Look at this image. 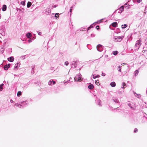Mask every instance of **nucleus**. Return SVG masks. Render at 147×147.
Listing matches in <instances>:
<instances>
[{
	"mask_svg": "<svg viewBox=\"0 0 147 147\" xmlns=\"http://www.w3.org/2000/svg\"><path fill=\"white\" fill-rule=\"evenodd\" d=\"M117 34V33H115L114 34V38H115V41L116 42H120L121 41L123 38V36H116L115 34Z\"/></svg>",
	"mask_w": 147,
	"mask_h": 147,
	"instance_id": "obj_1",
	"label": "nucleus"
},
{
	"mask_svg": "<svg viewBox=\"0 0 147 147\" xmlns=\"http://www.w3.org/2000/svg\"><path fill=\"white\" fill-rule=\"evenodd\" d=\"M74 80L75 81L79 82H81L82 80L83 79L81 78V75L80 74H79L76 75L74 78Z\"/></svg>",
	"mask_w": 147,
	"mask_h": 147,
	"instance_id": "obj_2",
	"label": "nucleus"
},
{
	"mask_svg": "<svg viewBox=\"0 0 147 147\" xmlns=\"http://www.w3.org/2000/svg\"><path fill=\"white\" fill-rule=\"evenodd\" d=\"M96 48L98 51L101 52L103 50V47L100 45H98L97 46Z\"/></svg>",
	"mask_w": 147,
	"mask_h": 147,
	"instance_id": "obj_3",
	"label": "nucleus"
},
{
	"mask_svg": "<svg viewBox=\"0 0 147 147\" xmlns=\"http://www.w3.org/2000/svg\"><path fill=\"white\" fill-rule=\"evenodd\" d=\"M127 105L131 109H134L135 108L134 104L132 102H128Z\"/></svg>",
	"mask_w": 147,
	"mask_h": 147,
	"instance_id": "obj_4",
	"label": "nucleus"
},
{
	"mask_svg": "<svg viewBox=\"0 0 147 147\" xmlns=\"http://www.w3.org/2000/svg\"><path fill=\"white\" fill-rule=\"evenodd\" d=\"M55 84V82L52 79L49 80L48 82V84L49 85L51 86L53 85H54Z\"/></svg>",
	"mask_w": 147,
	"mask_h": 147,
	"instance_id": "obj_5",
	"label": "nucleus"
},
{
	"mask_svg": "<svg viewBox=\"0 0 147 147\" xmlns=\"http://www.w3.org/2000/svg\"><path fill=\"white\" fill-rule=\"evenodd\" d=\"M140 45V41L138 40L137 41V42L135 45V46L137 47L136 49H138Z\"/></svg>",
	"mask_w": 147,
	"mask_h": 147,
	"instance_id": "obj_6",
	"label": "nucleus"
},
{
	"mask_svg": "<svg viewBox=\"0 0 147 147\" xmlns=\"http://www.w3.org/2000/svg\"><path fill=\"white\" fill-rule=\"evenodd\" d=\"M20 65V63H18L16 64L14 67V69L17 70L19 67V66Z\"/></svg>",
	"mask_w": 147,
	"mask_h": 147,
	"instance_id": "obj_7",
	"label": "nucleus"
},
{
	"mask_svg": "<svg viewBox=\"0 0 147 147\" xmlns=\"http://www.w3.org/2000/svg\"><path fill=\"white\" fill-rule=\"evenodd\" d=\"M8 60L11 62H13L14 61V59L13 57H11L7 58Z\"/></svg>",
	"mask_w": 147,
	"mask_h": 147,
	"instance_id": "obj_8",
	"label": "nucleus"
},
{
	"mask_svg": "<svg viewBox=\"0 0 147 147\" xmlns=\"http://www.w3.org/2000/svg\"><path fill=\"white\" fill-rule=\"evenodd\" d=\"M10 64H8L7 65H6L4 67V69L5 70H7L10 67Z\"/></svg>",
	"mask_w": 147,
	"mask_h": 147,
	"instance_id": "obj_9",
	"label": "nucleus"
},
{
	"mask_svg": "<svg viewBox=\"0 0 147 147\" xmlns=\"http://www.w3.org/2000/svg\"><path fill=\"white\" fill-rule=\"evenodd\" d=\"M7 6L5 5H3V6L2 10L3 11H5L6 10Z\"/></svg>",
	"mask_w": 147,
	"mask_h": 147,
	"instance_id": "obj_10",
	"label": "nucleus"
},
{
	"mask_svg": "<svg viewBox=\"0 0 147 147\" xmlns=\"http://www.w3.org/2000/svg\"><path fill=\"white\" fill-rule=\"evenodd\" d=\"M32 36V34L30 32H28L26 34V36L28 38L31 37Z\"/></svg>",
	"mask_w": 147,
	"mask_h": 147,
	"instance_id": "obj_11",
	"label": "nucleus"
},
{
	"mask_svg": "<svg viewBox=\"0 0 147 147\" xmlns=\"http://www.w3.org/2000/svg\"><path fill=\"white\" fill-rule=\"evenodd\" d=\"M110 85L111 87H114L116 86V84L115 82H113L111 83Z\"/></svg>",
	"mask_w": 147,
	"mask_h": 147,
	"instance_id": "obj_12",
	"label": "nucleus"
},
{
	"mask_svg": "<svg viewBox=\"0 0 147 147\" xmlns=\"http://www.w3.org/2000/svg\"><path fill=\"white\" fill-rule=\"evenodd\" d=\"M20 102V104L21 105H22V104H23L24 105H26L27 104V102L26 101H23Z\"/></svg>",
	"mask_w": 147,
	"mask_h": 147,
	"instance_id": "obj_13",
	"label": "nucleus"
},
{
	"mask_svg": "<svg viewBox=\"0 0 147 147\" xmlns=\"http://www.w3.org/2000/svg\"><path fill=\"white\" fill-rule=\"evenodd\" d=\"M112 26L113 27H116L117 26V23L116 22H114L111 24Z\"/></svg>",
	"mask_w": 147,
	"mask_h": 147,
	"instance_id": "obj_14",
	"label": "nucleus"
},
{
	"mask_svg": "<svg viewBox=\"0 0 147 147\" xmlns=\"http://www.w3.org/2000/svg\"><path fill=\"white\" fill-rule=\"evenodd\" d=\"M139 71L138 70H136L134 73V74L135 76H136L138 74Z\"/></svg>",
	"mask_w": 147,
	"mask_h": 147,
	"instance_id": "obj_15",
	"label": "nucleus"
},
{
	"mask_svg": "<svg viewBox=\"0 0 147 147\" xmlns=\"http://www.w3.org/2000/svg\"><path fill=\"white\" fill-rule=\"evenodd\" d=\"M94 87V86L92 84H90L88 86V88L90 89H92Z\"/></svg>",
	"mask_w": 147,
	"mask_h": 147,
	"instance_id": "obj_16",
	"label": "nucleus"
},
{
	"mask_svg": "<svg viewBox=\"0 0 147 147\" xmlns=\"http://www.w3.org/2000/svg\"><path fill=\"white\" fill-rule=\"evenodd\" d=\"M15 105L17 107H19L20 106H22L23 105H21L20 102H19V103H16L15 104Z\"/></svg>",
	"mask_w": 147,
	"mask_h": 147,
	"instance_id": "obj_17",
	"label": "nucleus"
},
{
	"mask_svg": "<svg viewBox=\"0 0 147 147\" xmlns=\"http://www.w3.org/2000/svg\"><path fill=\"white\" fill-rule=\"evenodd\" d=\"M59 13H57L55 14V17L57 19H58L59 16Z\"/></svg>",
	"mask_w": 147,
	"mask_h": 147,
	"instance_id": "obj_18",
	"label": "nucleus"
},
{
	"mask_svg": "<svg viewBox=\"0 0 147 147\" xmlns=\"http://www.w3.org/2000/svg\"><path fill=\"white\" fill-rule=\"evenodd\" d=\"M32 3L31 2H28L27 4V7L28 8H29L31 5Z\"/></svg>",
	"mask_w": 147,
	"mask_h": 147,
	"instance_id": "obj_19",
	"label": "nucleus"
},
{
	"mask_svg": "<svg viewBox=\"0 0 147 147\" xmlns=\"http://www.w3.org/2000/svg\"><path fill=\"white\" fill-rule=\"evenodd\" d=\"M122 86L121 87L122 88H125L126 87V85L124 82L122 83Z\"/></svg>",
	"mask_w": 147,
	"mask_h": 147,
	"instance_id": "obj_20",
	"label": "nucleus"
},
{
	"mask_svg": "<svg viewBox=\"0 0 147 147\" xmlns=\"http://www.w3.org/2000/svg\"><path fill=\"white\" fill-rule=\"evenodd\" d=\"M4 85V84H2L0 85V91H2L3 89V86Z\"/></svg>",
	"mask_w": 147,
	"mask_h": 147,
	"instance_id": "obj_21",
	"label": "nucleus"
},
{
	"mask_svg": "<svg viewBox=\"0 0 147 147\" xmlns=\"http://www.w3.org/2000/svg\"><path fill=\"white\" fill-rule=\"evenodd\" d=\"M127 24H124V25H121V28H125L126 27H127Z\"/></svg>",
	"mask_w": 147,
	"mask_h": 147,
	"instance_id": "obj_22",
	"label": "nucleus"
},
{
	"mask_svg": "<svg viewBox=\"0 0 147 147\" xmlns=\"http://www.w3.org/2000/svg\"><path fill=\"white\" fill-rule=\"evenodd\" d=\"M95 84L98 86H99L100 85V83H99V82L98 80H96L95 81Z\"/></svg>",
	"mask_w": 147,
	"mask_h": 147,
	"instance_id": "obj_23",
	"label": "nucleus"
},
{
	"mask_svg": "<svg viewBox=\"0 0 147 147\" xmlns=\"http://www.w3.org/2000/svg\"><path fill=\"white\" fill-rule=\"evenodd\" d=\"M118 53V52L117 51H114L113 52V54L114 55H116Z\"/></svg>",
	"mask_w": 147,
	"mask_h": 147,
	"instance_id": "obj_24",
	"label": "nucleus"
},
{
	"mask_svg": "<svg viewBox=\"0 0 147 147\" xmlns=\"http://www.w3.org/2000/svg\"><path fill=\"white\" fill-rule=\"evenodd\" d=\"M21 94L22 93L21 91H18L17 93V96H18L19 97L21 95Z\"/></svg>",
	"mask_w": 147,
	"mask_h": 147,
	"instance_id": "obj_25",
	"label": "nucleus"
},
{
	"mask_svg": "<svg viewBox=\"0 0 147 147\" xmlns=\"http://www.w3.org/2000/svg\"><path fill=\"white\" fill-rule=\"evenodd\" d=\"M103 20V19H101L99 20L98 21L96 22V23L98 24V23H100Z\"/></svg>",
	"mask_w": 147,
	"mask_h": 147,
	"instance_id": "obj_26",
	"label": "nucleus"
},
{
	"mask_svg": "<svg viewBox=\"0 0 147 147\" xmlns=\"http://www.w3.org/2000/svg\"><path fill=\"white\" fill-rule=\"evenodd\" d=\"M25 58L26 57L25 55L22 56L20 57V58L22 60L25 59Z\"/></svg>",
	"mask_w": 147,
	"mask_h": 147,
	"instance_id": "obj_27",
	"label": "nucleus"
},
{
	"mask_svg": "<svg viewBox=\"0 0 147 147\" xmlns=\"http://www.w3.org/2000/svg\"><path fill=\"white\" fill-rule=\"evenodd\" d=\"M124 9V7L123 6H121L120 8V9L122 10V11H123Z\"/></svg>",
	"mask_w": 147,
	"mask_h": 147,
	"instance_id": "obj_28",
	"label": "nucleus"
},
{
	"mask_svg": "<svg viewBox=\"0 0 147 147\" xmlns=\"http://www.w3.org/2000/svg\"><path fill=\"white\" fill-rule=\"evenodd\" d=\"M21 4L23 5H25V2L24 1H22V2H21Z\"/></svg>",
	"mask_w": 147,
	"mask_h": 147,
	"instance_id": "obj_29",
	"label": "nucleus"
},
{
	"mask_svg": "<svg viewBox=\"0 0 147 147\" xmlns=\"http://www.w3.org/2000/svg\"><path fill=\"white\" fill-rule=\"evenodd\" d=\"M92 77L93 78V79H95L96 78V76H94V75L93 74H92Z\"/></svg>",
	"mask_w": 147,
	"mask_h": 147,
	"instance_id": "obj_30",
	"label": "nucleus"
},
{
	"mask_svg": "<svg viewBox=\"0 0 147 147\" xmlns=\"http://www.w3.org/2000/svg\"><path fill=\"white\" fill-rule=\"evenodd\" d=\"M69 64V63L68 61H66L65 63V65H67Z\"/></svg>",
	"mask_w": 147,
	"mask_h": 147,
	"instance_id": "obj_31",
	"label": "nucleus"
},
{
	"mask_svg": "<svg viewBox=\"0 0 147 147\" xmlns=\"http://www.w3.org/2000/svg\"><path fill=\"white\" fill-rule=\"evenodd\" d=\"M32 40L31 38L29 39L28 40V42L29 43L31 42H32Z\"/></svg>",
	"mask_w": 147,
	"mask_h": 147,
	"instance_id": "obj_32",
	"label": "nucleus"
},
{
	"mask_svg": "<svg viewBox=\"0 0 147 147\" xmlns=\"http://www.w3.org/2000/svg\"><path fill=\"white\" fill-rule=\"evenodd\" d=\"M101 75L102 76H105V74L104 73H102Z\"/></svg>",
	"mask_w": 147,
	"mask_h": 147,
	"instance_id": "obj_33",
	"label": "nucleus"
},
{
	"mask_svg": "<svg viewBox=\"0 0 147 147\" xmlns=\"http://www.w3.org/2000/svg\"><path fill=\"white\" fill-rule=\"evenodd\" d=\"M138 131V129L136 128H135L134 130V131L135 132H136Z\"/></svg>",
	"mask_w": 147,
	"mask_h": 147,
	"instance_id": "obj_34",
	"label": "nucleus"
},
{
	"mask_svg": "<svg viewBox=\"0 0 147 147\" xmlns=\"http://www.w3.org/2000/svg\"><path fill=\"white\" fill-rule=\"evenodd\" d=\"M38 34L39 35H41L42 34V32H38Z\"/></svg>",
	"mask_w": 147,
	"mask_h": 147,
	"instance_id": "obj_35",
	"label": "nucleus"
},
{
	"mask_svg": "<svg viewBox=\"0 0 147 147\" xmlns=\"http://www.w3.org/2000/svg\"><path fill=\"white\" fill-rule=\"evenodd\" d=\"M119 71L120 72H121V67H120V66H119Z\"/></svg>",
	"mask_w": 147,
	"mask_h": 147,
	"instance_id": "obj_36",
	"label": "nucleus"
},
{
	"mask_svg": "<svg viewBox=\"0 0 147 147\" xmlns=\"http://www.w3.org/2000/svg\"><path fill=\"white\" fill-rule=\"evenodd\" d=\"M71 11H72V8L71 7V8H70V10L69 11V12L70 13V15H71Z\"/></svg>",
	"mask_w": 147,
	"mask_h": 147,
	"instance_id": "obj_37",
	"label": "nucleus"
},
{
	"mask_svg": "<svg viewBox=\"0 0 147 147\" xmlns=\"http://www.w3.org/2000/svg\"><path fill=\"white\" fill-rule=\"evenodd\" d=\"M10 102L11 103H13L14 102V101L12 100H10Z\"/></svg>",
	"mask_w": 147,
	"mask_h": 147,
	"instance_id": "obj_38",
	"label": "nucleus"
},
{
	"mask_svg": "<svg viewBox=\"0 0 147 147\" xmlns=\"http://www.w3.org/2000/svg\"><path fill=\"white\" fill-rule=\"evenodd\" d=\"M141 1L142 0H137V2L138 3H140Z\"/></svg>",
	"mask_w": 147,
	"mask_h": 147,
	"instance_id": "obj_39",
	"label": "nucleus"
},
{
	"mask_svg": "<svg viewBox=\"0 0 147 147\" xmlns=\"http://www.w3.org/2000/svg\"><path fill=\"white\" fill-rule=\"evenodd\" d=\"M96 76V78H99L100 77L99 75H97Z\"/></svg>",
	"mask_w": 147,
	"mask_h": 147,
	"instance_id": "obj_40",
	"label": "nucleus"
},
{
	"mask_svg": "<svg viewBox=\"0 0 147 147\" xmlns=\"http://www.w3.org/2000/svg\"><path fill=\"white\" fill-rule=\"evenodd\" d=\"M123 11H122L121 10H119V11H118V13H121Z\"/></svg>",
	"mask_w": 147,
	"mask_h": 147,
	"instance_id": "obj_41",
	"label": "nucleus"
},
{
	"mask_svg": "<svg viewBox=\"0 0 147 147\" xmlns=\"http://www.w3.org/2000/svg\"><path fill=\"white\" fill-rule=\"evenodd\" d=\"M96 28L98 30V29L99 28V26H96Z\"/></svg>",
	"mask_w": 147,
	"mask_h": 147,
	"instance_id": "obj_42",
	"label": "nucleus"
},
{
	"mask_svg": "<svg viewBox=\"0 0 147 147\" xmlns=\"http://www.w3.org/2000/svg\"><path fill=\"white\" fill-rule=\"evenodd\" d=\"M93 27V26H92V24L91 25H90V28H92Z\"/></svg>",
	"mask_w": 147,
	"mask_h": 147,
	"instance_id": "obj_43",
	"label": "nucleus"
},
{
	"mask_svg": "<svg viewBox=\"0 0 147 147\" xmlns=\"http://www.w3.org/2000/svg\"><path fill=\"white\" fill-rule=\"evenodd\" d=\"M136 95L138 96V97H139L140 96V94H136Z\"/></svg>",
	"mask_w": 147,
	"mask_h": 147,
	"instance_id": "obj_44",
	"label": "nucleus"
},
{
	"mask_svg": "<svg viewBox=\"0 0 147 147\" xmlns=\"http://www.w3.org/2000/svg\"><path fill=\"white\" fill-rule=\"evenodd\" d=\"M118 93H119V94H122V92H118Z\"/></svg>",
	"mask_w": 147,
	"mask_h": 147,
	"instance_id": "obj_45",
	"label": "nucleus"
},
{
	"mask_svg": "<svg viewBox=\"0 0 147 147\" xmlns=\"http://www.w3.org/2000/svg\"><path fill=\"white\" fill-rule=\"evenodd\" d=\"M115 102L116 103H118V101L117 100H115Z\"/></svg>",
	"mask_w": 147,
	"mask_h": 147,
	"instance_id": "obj_46",
	"label": "nucleus"
},
{
	"mask_svg": "<svg viewBox=\"0 0 147 147\" xmlns=\"http://www.w3.org/2000/svg\"><path fill=\"white\" fill-rule=\"evenodd\" d=\"M90 27H89L88 28V30H89V29H90Z\"/></svg>",
	"mask_w": 147,
	"mask_h": 147,
	"instance_id": "obj_47",
	"label": "nucleus"
},
{
	"mask_svg": "<svg viewBox=\"0 0 147 147\" xmlns=\"http://www.w3.org/2000/svg\"><path fill=\"white\" fill-rule=\"evenodd\" d=\"M146 9H147V8H145V11H146Z\"/></svg>",
	"mask_w": 147,
	"mask_h": 147,
	"instance_id": "obj_48",
	"label": "nucleus"
},
{
	"mask_svg": "<svg viewBox=\"0 0 147 147\" xmlns=\"http://www.w3.org/2000/svg\"><path fill=\"white\" fill-rule=\"evenodd\" d=\"M86 30V29H85V28H84V30Z\"/></svg>",
	"mask_w": 147,
	"mask_h": 147,
	"instance_id": "obj_49",
	"label": "nucleus"
},
{
	"mask_svg": "<svg viewBox=\"0 0 147 147\" xmlns=\"http://www.w3.org/2000/svg\"><path fill=\"white\" fill-rule=\"evenodd\" d=\"M127 5V3H126L125 4V5Z\"/></svg>",
	"mask_w": 147,
	"mask_h": 147,
	"instance_id": "obj_50",
	"label": "nucleus"
}]
</instances>
